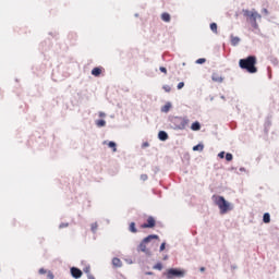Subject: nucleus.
Masks as SVG:
<instances>
[{"label": "nucleus", "instance_id": "nucleus-3", "mask_svg": "<svg viewBox=\"0 0 279 279\" xmlns=\"http://www.w3.org/2000/svg\"><path fill=\"white\" fill-rule=\"evenodd\" d=\"M243 14L244 16H246L248 23H251L253 27H258L256 21L260 20L262 15L258 12H256V10H243Z\"/></svg>", "mask_w": 279, "mask_h": 279}, {"label": "nucleus", "instance_id": "nucleus-21", "mask_svg": "<svg viewBox=\"0 0 279 279\" xmlns=\"http://www.w3.org/2000/svg\"><path fill=\"white\" fill-rule=\"evenodd\" d=\"M210 29H211V32H213L214 34H218V32H217V23H211V24H210Z\"/></svg>", "mask_w": 279, "mask_h": 279}, {"label": "nucleus", "instance_id": "nucleus-31", "mask_svg": "<svg viewBox=\"0 0 279 279\" xmlns=\"http://www.w3.org/2000/svg\"><path fill=\"white\" fill-rule=\"evenodd\" d=\"M159 71H161V73H165V75H167V68L165 66H160Z\"/></svg>", "mask_w": 279, "mask_h": 279}, {"label": "nucleus", "instance_id": "nucleus-39", "mask_svg": "<svg viewBox=\"0 0 279 279\" xmlns=\"http://www.w3.org/2000/svg\"><path fill=\"white\" fill-rule=\"evenodd\" d=\"M87 279H95V276H93V275H87Z\"/></svg>", "mask_w": 279, "mask_h": 279}, {"label": "nucleus", "instance_id": "nucleus-23", "mask_svg": "<svg viewBox=\"0 0 279 279\" xmlns=\"http://www.w3.org/2000/svg\"><path fill=\"white\" fill-rule=\"evenodd\" d=\"M153 269H157L158 271H162V263H157L155 266H153Z\"/></svg>", "mask_w": 279, "mask_h": 279}, {"label": "nucleus", "instance_id": "nucleus-5", "mask_svg": "<svg viewBox=\"0 0 279 279\" xmlns=\"http://www.w3.org/2000/svg\"><path fill=\"white\" fill-rule=\"evenodd\" d=\"M166 276H167L168 279L184 278V271L175 269V268H170V269L167 270Z\"/></svg>", "mask_w": 279, "mask_h": 279}, {"label": "nucleus", "instance_id": "nucleus-15", "mask_svg": "<svg viewBox=\"0 0 279 279\" xmlns=\"http://www.w3.org/2000/svg\"><path fill=\"white\" fill-rule=\"evenodd\" d=\"M161 21H165V23H169L171 21V15L169 13H162Z\"/></svg>", "mask_w": 279, "mask_h": 279}, {"label": "nucleus", "instance_id": "nucleus-36", "mask_svg": "<svg viewBox=\"0 0 279 279\" xmlns=\"http://www.w3.org/2000/svg\"><path fill=\"white\" fill-rule=\"evenodd\" d=\"M262 12L263 14H266V15L269 14V11L267 9H263Z\"/></svg>", "mask_w": 279, "mask_h": 279}, {"label": "nucleus", "instance_id": "nucleus-13", "mask_svg": "<svg viewBox=\"0 0 279 279\" xmlns=\"http://www.w3.org/2000/svg\"><path fill=\"white\" fill-rule=\"evenodd\" d=\"M112 265H113V267H122L123 263L121 262L120 258L116 257L112 259Z\"/></svg>", "mask_w": 279, "mask_h": 279}, {"label": "nucleus", "instance_id": "nucleus-33", "mask_svg": "<svg viewBox=\"0 0 279 279\" xmlns=\"http://www.w3.org/2000/svg\"><path fill=\"white\" fill-rule=\"evenodd\" d=\"M39 274H40V275H45V274H48V271H46L45 268H40V269H39Z\"/></svg>", "mask_w": 279, "mask_h": 279}, {"label": "nucleus", "instance_id": "nucleus-19", "mask_svg": "<svg viewBox=\"0 0 279 279\" xmlns=\"http://www.w3.org/2000/svg\"><path fill=\"white\" fill-rule=\"evenodd\" d=\"M96 125L97 128H106V120H97Z\"/></svg>", "mask_w": 279, "mask_h": 279}, {"label": "nucleus", "instance_id": "nucleus-1", "mask_svg": "<svg viewBox=\"0 0 279 279\" xmlns=\"http://www.w3.org/2000/svg\"><path fill=\"white\" fill-rule=\"evenodd\" d=\"M258 60L255 56H248L245 59H240L239 66L247 73H258V68H256Z\"/></svg>", "mask_w": 279, "mask_h": 279}, {"label": "nucleus", "instance_id": "nucleus-26", "mask_svg": "<svg viewBox=\"0 0 279 279\" xmlns=\"http://www.w3.org/2000/svg\"><path fill=\"white\" fill-rule=\"evenodd\" d=\"M232 154H230V153H227V155H226V160L228 161V162H230V161H232Z\"/></svg>", "mask_w": 279, "mask_h": 279}, {"label": "nucleus", "instance_id": "nucleus-20", "mask_svg": "<svg viewBox=\"0 0 279 279\" xmlns=\"http://www.w3.org/2000/svg\"><path fill=\"white\" fill-rule=\"evenodd\" d=\"M193 151H204V145L198 144L193 147Z\"/></svg>", "mask_w": 279, "mask_h": 279}, {"label": "nucleus", "instance_id": "nucleus-2", "mask_svg": "<svg viewBox=\"0 0 279 279\" xmlns=\"http://www.w3.org/2000/svg\"><path fill=\"white\" fill-rule=\"evenodd\" d=\"M213 199L216 206L220 209L221 215H226V213L230 210V203H228L223 196L214 195Z\"/></svg>", "mask_w": 279, "mask_h": 279}, {"label": "nucleus", "instance_id": "nucleus-37", "mask_svg": "<svg viewBox=\"0 0 279 279\" xmlns=\"http://www.w3.org/2000/svg\"><path fill=\"white\" fill-rule=\"evenodd\" d=\"M99 117H100V118H104V117H106V113H105L104 111H100V112H99Z\"/></svg>", "mask_w": 279, "mask_h": 279}, {"label": "nucleus", "instance_id": "nucleus-40", "mask_svg": "<svg viewBox=\"0 0 279 279\" xmlns=\"http://www.w3.org/2000/svg\"><path fill=\"white\" fill-rule=\"evenodd\" d=\"M146 276H154V272H146Z\"/></svg>", "mask_w": 279, "mask_h": 279}, {"label": "nucleus", "instance_id": "nucleus-12", "mask_svg": "<svg viewBox=\"0 0 279 279\" xmlns=\"http://www.w3.org/2000/svg\"><path fill=\"white\" fill-rule=\"evenodd\" d=\"M191 130H193V132H198V130H202V124H199V122H194L191 125Z\"/></svg>", "mask_w": 279, "mask_h": 279}, {"label": "nucleus", "instance_id": "nucleus-41", "mask_svg": "<svg viewBox=\"0 0 279 279\" xmlns=\"http://www.w3.org/2000/svg\"><path fill=\"white\" fill-rule=\"evenodd\" d=\"M201 271H206V268H204V267H201Z\"/></svg>", "mask_w": 279, "mask_h": 279}, {"label": "nucleus", "instance_id": "nucleus-24", "mask_svg": "<svg viewBox=\"0 0 279 279\" xmlns=\"http://www.w3.org/2000/svg\"><path fill=\"white\" fill-rule=\"evenodd\" d=\"M90 228H92V232H97V228H98L97 222L92 223Z\"/></svg>", "mask_w": 279, "mask_h": 279}, {"label": "nucleus", "instance_id": "nucleus-27", "mask_svg": "<svg viewBox=\"0 0 279 279\" xmlns=\"http://www.w3.org/2000/svg\"><path fill=\"white\" fill-rule=\"evenodd\" d=\"M206 62V59L201 58L196 60V64H204Z\"/></svg>", "mask_w": 279, "mask_h": 279}, {"label": "nucleus", "instance_id": "nucleus-32", "mask_svg": "<svg viewBox=\"0 0 279 279\" xmlns=\"http://www.w3.org/2000/svg\"><path fill=\"white\" fill-rule=\"evenodd\" d=\"M141 180H142L143 182H146V180H148L147 174H142V175H141Z\"/></svg>", "mask_w": 279, "mask_h": 279}, {"label": "nucleus", "instance_id": "nucleus-10", "mask_svg": "<svg viewBox=\"0 0 279 279\" xmlns=\"http://www.w3.org/2000/svg\"><path fill=\"white\" fill-rule=\"evenodd\" d=\"M158 138H159V141H167L169 138V135L167 134V132L160 131L158 133Z\"/></svg>", "mask_w": 279, "mask_h": 279}, {"label": "nucleus", "instance_id": "nucleus-34", "mask_svg": "<svg viewBox=\"0 0 279 279\" xmlns=\"http://www.w3.org/2000/svg\"><path fill=\"white\" fill-rule=\"evenodd\" d=\"M218 156H219V158H225L226 153H225V151H221V153L218 154Z\"/></svg>", "mask_w": 279, "mask_h": 279}, {"label": "nucleus", "instance_id": "nucleus-7", "mask_svg": "<svg viewBox=\"0 0 279 279\" xmlns=\"http://www.w3.org/2000/svg\"><path fill=\"white\" fill-rule=\"evenodd\" d=\"M82 270L80 268H76V267H72L71 268V276L72 278H80L82 276Z\"/></svg>", "mask_w": 279, "mask_h": 279}, {"label": "nucleus", "instance_id": "nucleus-35", "mask_svg": "<svg viewBox=\"0 0 279 279\" xmlns=\"http://www.w3.org/2000/svg\"><path fill=\"white\" fill-rule=\"evenodd\" d=\"M59 228H69V223H61Z\"/></svg>", "mask_w": 279, "mask_h": 279}, {"label": "nucleus", "instance_id": "nucleus-38", "mask_svg": "<svg viewBox=\"0 0 279 279\" xmlns=\"http://www.w3.org/2000/svg\"><path fill=\"white\" fill-rule=\"evenodd\" d=\"M165 246H166V244H165V243H162V244L160 245V252H163Z\"/></svg>", "mask_w": 279, "mask_h": 279}, {"label": "nucleus", "instance_id": "nucleus-4", "mask_svg": "<svg viewBox=\"0 0 279 279\" xmlns=\"http://www.w3.org/2000/svg\"><path fill=\"white\" fill-rule=\"evenodd\" d=\"M154 239L158 240L159 236L157 234L146 236L137 246L138 252H147V243H150V241H154Z\"/></svg>", "mask_w": 279, "mask_h": 279}, {"label": "nucleus", "instance_id": "nucleus-6", "mask_svg": "<svg viewBox=\"0 0 279 279\" xmlns=\"http://www.w3.org/2000/svg\"><path fill=\"white\" fill-rule=\"evenodd\" d=\"M141 228L147 229V228H156V219L151 216L147 218V222L141 225Z\"/></svg>", "mask_w": 279, "mask_h": 279}, {"label": "nucleus", "instance_id": "nucleus-29", "mask_svg": "<svg viewBox=\"0 0 279 279\" xmlns=\"http://www.w3.org/2000/svg\"><path fill=\"white\" fill-rule=\"evenodd\" d=\"M182 88H184V82H180V83L178 84V89H179V90H182Z\"/></svg>", "mask_w": 279, "mask_h": 279}, {"label": "nucleus", "instance_id": "nucleus-28", "mask_svg": "<svg viewBox=\"0 0 279 279\" xmlns=\"http://www.w3.org/2000/svg\"><path fill=\"white\" fill-rule=\"evenodd\" d=\"M84 272L87 274V276H89L90 275V266L85 267Z\"/></svg>", "mask_w": 279, "mask_h": 279}, {"label": "nucleus", "instance_id": "nucleus-22", "mask_svg": "<svg viewBox=\"0 0 279 279\" xmlns=\"http://www.w3.org/2000/svg\"><path fill=\"white\" fill-rule=\"evenodd\" d=\"M108 147H110L113 151H117V143L109 142Z\"/></svg>", "mask_w": 279, "mask_h": 279}, {"label": "nucleus", "instance_id": "nucleus-14", "mask_svg": "<svg viewBox=\"0 0 279 279\" xmlns=\"http://www.w3.org/2000/svg\"><path fill=\"white\" fill-rule=\"evenodd\" d=\"M129 230H130V232H132L133 234H136V232H138V229H136V223H135V222H131V223H130Z\"/></svg>", "mask_w": 279, "mask_h": 279}, {"label": "nucleus", "instance_id": "nucleus-30", "mask_svg": "<svg viewBox=\"0 0 279 279\" xmlns=\"http://www.w3.org/2000/svg\"><path fill=\"white\" fill-rule=\"evenodd\" d=\"M47 278L49 279H53L54 276H53V272H51L50 270L47 272Z\"/></svg>", "mask_w": 279, "mask_h": 279}, {"label": "nucleus", "instance_id": "nucleus-16", "mask_svg": "<svg viewBox=\"0 0 279 279\" xmlns=\"http://www.w3.org/2000/svg\"><path fill=\"white\" fill-rule=\"evenodd\" d=\"M263 221H264V223H270L271 222V216L269 215V213L264 214Z\"/></svg>", "mask_w": 279, "mask_h": 279}, {"label": "nucleus", "instance_id": "nucleus-9", "mask_svg": "<svg viewBox=\"0 0 279 279\" xmlns=\"http://www.w3.org/2000/svg\"><path fill=\"white\" fill-rule=\"evenodd\" d=\"M211 80H213V82H218L219 84H221V82H223V77H221V75H219V73H214L211 75Z\"/></svg>", "mask_w": 279, "mask_h": 279}, {"label": "nucleus", "instance_id": "nucleus-17", "mask_svg": "<svg viewBox=\"0 0 279 279\" xmlns=\"http://www.w3.org/2000/svg\"><path fill=\"white\" fill-rule=\"evenodd\" d=\"M171 110V102H167L162 108L161 112H169Z\"/></svg>", "mask_w": 279, "mask_h": 279}, {"label": "nucleus", "instance_id": "nucleus-18", "mask_svg": "<svg viewBox=\"0 0 279 279\" xmlns=\"http://www.w3.org/2000/svg\"><path fill=\"white\" fill-rule=\"evenodd\" d=\"M241 43V39L239 37H232L231 44L233 47H236Z\"/></svg>", "mask_w": 279, "mask_h": 279}, {"label": "nucleus", "instance_id": "nucleus-25", "mask_svg": "<svg viewBox=\"0 0 279 279\" xmlns=\"http://www.w3.org/2000/svg\"><path fill=\"white\" fill-rule=\"evenodd\" d=\"M162 88H163V90H165L166 93H171V86H169V85H163Z\"/></svg>", "mask_w": 279, "mask_h": 279}, {"label": "nucleus", "instance_id": "nucleus-11", "mask_svg": "<svg viewBox=\"0 0 279 279\" xmlns=\"http://www.w3.org/2000/svg\"><path fill=\"white\" fill-rule=\"evenodd\" d=\"M92 75H94V77H99L101 75V68H94L92 70Z\"/></svg>", "mask_w": 279, "mask_h": 279}, {"label": "nucleus", "instance_id": "nucleus-8", "mask_svg": "<svg viewBox=\"0 0 279 279\" xmlns=\"http://www.w3.org/2000/svg\"><path fill=\"white\" fill-rule=\"evenodd\" d=\"M179 121V130H184L189 125V119L181 118Z\"/></svg>", "mask_w": 279, "mask_h": 279}]
</instances>
